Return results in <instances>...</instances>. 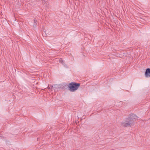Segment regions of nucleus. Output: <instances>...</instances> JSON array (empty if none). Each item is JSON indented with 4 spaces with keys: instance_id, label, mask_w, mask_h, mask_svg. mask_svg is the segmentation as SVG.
Returning <instances> with one entry per match:
<instances>
[{
    "instance_id": "nucleus-1",
    "label": "nucleus",
    "mask_w": 150,
    "mask_h": 150,
    "mask_svg": "<svg viewBox=\"0 0 150 150\" xmlns=\"http://www.w3.org/2000/svg\"><path fill=\"white\" fill-rule=\"evenodd\" d=\"M138 117L134 114L130 115L128 118H126L125 121L122 123V126L125 127L130 126L137 119Z\"/></svg>"
},
{
    "instance_id": "nucleus-2",
    "label": "nucleus",
    "mask_w": 150,
    "mask_h": 150,
    "mask_svg": "<svg viewBox=\"0 0 150 150\" xmlns=\"http://www.w3.org/2000/svg\"><path fill=\"white\" fill-rule=\"evenodd\" d=\"M80 86L79 83L72 82L69 84L68 87L71 91L74 92Z\"/></svg>"
},
{
    "instance_id": "nucleus-3",
    "label": "nucleus",
    "mask_w": 150,
    "mask_h": 150,
    "mask_svg": "<svg viewBox=\"0 0 150 150\" xmlns=\"http://www.w3.org/2000/svg\"><path fill=\"white\" fill-rule=\"evenodd\" d=\"M145 76L146 77H150V68H147L145 71Z\"/></svg>"
},
{
    "instance_id": "nucleus-4",
    "label": "nucleus",
    "mask_w": 150,
    "mask_h": 150,
    "mask_svg": "<svg viewBox=\"0 0 150 150\" xmlns=\"http://www.w3.org/2000/svg\"><path fill=\"white\" fill-rule=\"evenodd\" d=\"M59 62L62 64L63 65H64V67H67V65L65 64L64 62V61L62 59H59Z\"/></svg>"
},
{
    "instance_id": "nucleus-5",
    "label": "nucleus",
    "mask_w": 150,
    "mask_h": 150,
    "mask_svg": "<svg viewBox=\"0 0 150 150\" xmlns=\"http://www.w3.org/2000/svg\"><path fill=\"white\" fill-rule=\"evenodd\" d=\"M34 23L33 25L34 27H36L37 25V21L35 19H34Z\"/></svg>"
},
{
    "instance_id": "nucleus-6",
    "label": "nucleus",
    "mask_w": 150,
    "mask_h": 150,
    "mask_svg": "<svg viewBox=\"0 0 150 150\" xmlns=\"http://www.w3.org/2000/svg\"><path fill=\"white\" fill-rule=\"evenodd\" d=\"M53 88V86H51L49 88L50 90H52Z\"/></svg>"
},
{
    "instance_id": "nucleus-7",
    "label": "nucleus",
    "mask_w": 150,
    "mask_h": 150,
    "mask_svg": "<svg viewBox=\"0 0 150 150\" xmlns=\"http://www.w3.org/2000/svg\"><path fill=\"white\" fill-rule=\"evenodd\" d=\"M127 101H125V102H123V103H122L123 105H126V104H125V103H126V102H127Z\"/></svg>"
}]
</instances>
